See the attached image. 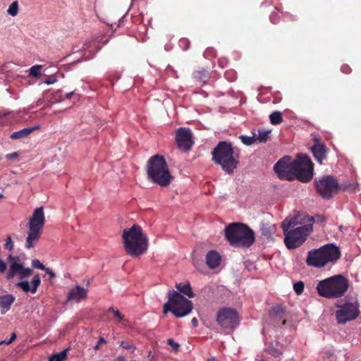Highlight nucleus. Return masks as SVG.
<instances>
[{"label": "nucleus", "instance_id": "obj_39", "mask_svg": "<svg viewBox=\"0 0 361 361\" xmlns=\"http://www.w3.org/2000/svg\"><path fill=\"white\" fill-rule=\"evenodd\" d=\"M57 81L56 78L54 75H51L48 78L45 79L43 82L47 85H51L55 83Z\"/></svg>", "mask_w": 361, "mask_h": 361}, {"label": "nucleus", "instance_id": "obj_6", "mask_svg": "<svg viewBox=\"0 0 361 361\" xmlns=\"http://www.w3.org/2000/svg\"><path fill=\"white\" fill-rule=\"evenodd\" d=\"M348 287V279L338 274L320 281L317 286V290L319 295L322 297L338 298L347 292Z\"/></svg>", "mask_w": 361, "mask_h": 361}, {"label": "nucleus", "instance_id": "obj_43", "mask_svg": "<svg viewBox=\"0 0 361 361\" xmlns=\"http://www.w3.org/2000/svg\"><path fill=\"white\" fill-rule=\"evenodd\" d=\"M121 346L123 347V348L125 349H128V350H130V349H132L133 348V345L125 342V341H121Z\"/></svg>", "mask_w": 361, "mask_h": 361}, {"label": "nucleus", "instance_id": "obj_45", "mask_svg": "<svg viewBox=\"0 0 361 361\" xmlns=\"http://www.w3.org/2000/svg\"><path fill=\"white\" fill-rule=\"evenodd\" d=\"M6 269V263L4 261H2L1 259H0V272L1 273L4 272Z\"/></svg>", "mask_w": 361, "mask_h": 361}, {"label": "nucleus", "instance_id": "obj_34", "mask_svg": "<svg viewBox=\"0 0 361 361\" xmlns=\"http://www.w3.org/2000/svg\"><path fill=\"white\" fill-rule=\"evenodd\" d=\"M108 312H112L119 322L124 320V316L119 312L118 310L115 309L113 307H110L108 309Z\"/></svg>", "mask_w": 361, "mask_h": 361}, {"label": "nucleus", "instance_id": "obj_13", "mask_svg": "<svg viewBox=\"0 0 361 361\" xmlns=\"http://www.w3.org/2000/svg\"><path fill=\"white\" fill-rule=\"evenodd\" d=\"M216 322L222 328L235 329L239 324L238 313L233 308H221L217 312Z\"/></svg>", "mask_w": 361, "mask_h": 361}, {"label": "nucleus", "instance_id": "obj_30", "mask_svg": "<svg viewBox=\"0 0 361 361\" xmlns=\"http://www.w3.org/2000/svg\"><path fill=\"white\" fill-rule=\"evenodd\" d=\"M283 314L284 310L280 305L274 306L271 308V315L276 318H281L283 316Z\"/></svg>", "mask_w": 361, "mask_h": 361}, {"label": "nucleus", "instance_id": "obj_8", "mask_svg": "<svg viewBox=\"0 0 361 361\" xmlns=\"http://www.w3.org/2000/svg\"><path fill=\"white\" fill-rule=\"evenodd\" d=\"M169 300L164 305V313L171 312L176 317H183L191 312L192 302L176 290L169 292Z\"/></svg>", "mask_w": 361, "mask_h": 361}, {"label": "nucleus", "instance_id": "obj_9", "mask_svg": "<svg viewBox=\"0 0 361 361\" xmlns=\"http://www.w3.org/2000/svg\"><path fill=\"white\" fill-rule=\"evenodd\" d=\"M45 223L43 207H37L35 209L29 221V231L26 238L25 247L31 249L37 242L42 233Z\"/></svg>", "mask_w": 361, "mask_h": 361}, {"label": "nucleus", "instance_id": "obj_35", "mask_svg": "<svg viewBox=\"0 0 361 361\" xmlns=\"http://www.w3.org/2000/svg\"><path fill=\"white\" fill-rule=\"evenodd\" d=\"M293 289L298 295L301 294L304 290V283L302 281L296 282L293 285Z\"/></svg>", "mask_w": 361, "mask_h": 361}, {"label": "nucleus", "instance_id": "obj_40", "mask_svg": "<svg viewBox=\"0 0 361 361\" xmlns=\"http://www.w3.org/2000/svg\"><path fill=\"white\" fill-rule=\"evenodd\" d=\"M106 343V341L103 337H100L99 338V341H98L97 343L94 346V350H98L100 348V345L102 344H104V343Z\"/></svg>", "mask_w": 361, "mask_h": 361}, {"label": "nucleus", "instance_id": "obj_44", "mask_svg": "<svg viewBox=\"0 0 361 361\" xmlns=\"http://www.w3.org/2000/svg\"><path fill=\"white\" fill-rule=\"evenodd\" d=\"M44 271H45L46 273L49 274L51 278L56 277L55 273L51 269L46 267V269Z\"/></svg>", "mask_w": 361, "mask_h": 361}, {"label": "nucleus", "instance_id": "obj_52", "mask_svg": "<svg viewBox=\"0 0 361 361\" xmlns=\"http://www.w3.org/2000/svg\"><path fill=\"white\" fill-rule=\"evenodd\" d=\"M3 197H4L3 194H1V193L0 192V199H1V198H3Z\"/></svg>", "mask_w": 361, "mask_h": 361}, {"label": "nucleus", "instance_id": "obj_23", "mask_svg": "<svg viewBox=\"0 0 361 361\" xmlns=\"http://www.w3.org/2000/svg\"><path fill=\"white\" fill-rule=\"evenodd\" d=\"M275 225L271 224L262 223L261 226V233L267 239L271 238L273 233L275 232Z\"/></svg>", "mask_w": 361, "mask_h": 361}, {"label": "nucleus", "instance_id": "obj_38", "mask_svg": "<svg viewBox=\"0 0 361 361\" xmlns=\"http://www.w3.org/2000/svg\"><path fill=\"white\" fill-rule=\"evenodd\" d=\"M167 343L168 345H171L172 348L175 350H177L180 347V345L176 343L172 338L168 339Z\"/></svg>", "mask_w": 361, "mask_h": 361}, {"label": "nucleus", "instance_id": "obj_33", "mask_svg": "<svg viewBox=\"0 0 361 361\" xmlns=\"http://www.w3.org/2000/svg\"><path fill=\"white\" fill-rule=\"evenodd\" d=\"M32 272V269L30 268H25L23 266V269H20V272L19 274V278L20 279H23L25 278H27L28 276H30L31 275Z\"/></svg>", "mask_w": 361, "mask_h": 361}, {"label": "nucleus", "instance_id": "obj_28", "mask_svg": "<svg viewBox=\"0 0 361 361\" xmlns=\"http://www.w3.org/2000/svg\"><path fill=\"white\" fill-rule=\"evenodd\" d=\"M270 122L273 125H277L282 122V114L279 111H274L269 116Z\"/></svg>", "mask_w": 361, "mask_h": 361}, {"label": "nucleus", "instance_id": "obj_37", "mask_svg": "<svg viewBox=\"0 0 361 361\" xmlns=\"http://www.w3.org/2000/svg\"><path fill=\"white\" fill-rule=\"evenodd\" d=\"M5 249H7L8 250H12L13 248V243L12 241V239L11 237H8L6 240V243L4 244Z\"/></svg>", "mask_w": 361, "mask_h": 361}, {"label": "nucleus", "instance_id": "obj_26", "mask_svg": "<svg viewBox=\"0 0 361 361\" xmlns=\"http://www.w3.org/2000/svg\"><path fill=\"white\" fill-rule=\"evenodd\" d=\"M68 348L64 349L59 353H54L49 357V361H64L67 357Z\"/></svg>", "mask_w": 361, "mask_h": 361}, {"label": "nucleus", "instance_id": "obj_24", "mask_svg": "<svg viewBox=\"0 0 361 361\" xmlns=\"http://www.w3.org/2000/svg\"><path fill=\"white\" fill-rule=\"evenodd\" d=\"M20 269H23V265L21 264H18L17 262H13L11 264L9 270L7 273V278L11 279L16 274H18L20 272Z\"/></svg>", "mask_w": 361, "mask_h": 361}, {"label": "nucleus", "instance_id": "obj_2", "mask_svg": "<svg viewBox=\"0 0 361 361\" xmlns=\"http://www.w3.org/2000/svg\"><path fill=\"white\" fill-rule=\"evenodd\" d=\"M122 238L126 252L131 257H138L147 249L148 239L143 233L140 226L134 224L128 229L123 231Z\"/></svg>", "mask_w": 361, "mask_h": 361}, {"label": "nucleus", "instance_id": "obj_15", "mask_svg": "<svg viewBox=\"0 0 361 361\" xmlns=\"http://www.w3.org/2000/svg\"><path fill=\"white\" fill-rule=\"evenodd\" d=\"M176 140L178 147L184 151L189 150L192 145V133L190 129L185 128H180L176 130Z\"/></svg>", "mask_w": 361, "mask_h": 361}, {"label": "nucleus", "instance_id": "obj_47", "mask_svg": "<svg viewBox=\"0 0 361 361\" xmlns=\"http://www.w3.org/2000/svg\"><path fill=\"white\" fill-rule=\"evenodd\" d=\"M73 94H74V92H73H73H69V93H67V94H66V97L67 99H71V97H72V95H73Z\"/></svg>", "mask_w": 361, "mask_h": 361}, {"label": "nucleus", "instance_id": "obj_54", "mask_svg": "<svg viewBox=\"0 0 361 361\" xmlns=\"http://www.w3.org/2000/svg\"><path fill=\"white\" fill-rule=\"evenodd\" d=\"M13 259L12 256H11V255H9V256H8V259Z\"/></svg>", "mask_w": 361, "mask_h": 361}, {"label": "nucleus", "instance_id": "obj_1", "mask_svg": "<svg viewBox=\"0 0 361 361\" xmlns=\"http://www.w3.org/2000/svg\"><path fill=\"white\" fill-rule=\"evenodd\" d=\"M313 217L298 213L292 218H286L281 224L287 248L295 249L302 245L312 231Z\"/></svg>", "mask_w": 361, "mask_h": 361}, {"label": "nucleus", "instance_id": "obj_41", "mask_svg": "<svg viewBox=\"0 0 361 361\" xmlns=\"http://www.w3.org/2000/svg\"><path fill=\"white\" fill-rule=\"evenodd\" d=\"M16 338V334L15 333H13L11 336V338L8 341H3L4 343V344H6V345H9L11 344L13 341H14Z\"/></svg>", "mask_w": 361, "mask_h": 361}, {"label": "nucleus", "instance_id": "obj_20", "mask_svg": "<svg viewBox=\"0 0 361 361\" xmlns=\"http://www.w3.org/2000/svg\"><path fill=\"white\" fill-rule=\"evenodd\" d=\"M221 256L214 250H210L206 255V263L211 269H214L219 267L220 264Z\"/></svg>", "mask_w": 361, "mask_h": 361}, {"label": "nucleus", "instance_id": "obj_36", "mask_svg": "<svg viewBox=\"0 0 361 361\" xmlns=\"http://www.w3.org/2000/svg\"><path fill=\"white\" fill-rule=\"evenodd\" d=\"M32 265L34 268L44 270L46 267L42 264L39 259H33L32 261Z\"/></svg>", "mask_w": 361, "mask_h": 361}, {"label": "nucleus", "instance_id": "obj_16", "mask_svg": "<svg viewBox=\"0 0 361 361\" xmlns=\"http://www.w3.org/2000/svg\"><path fill=\"white\" fill-rule=\"evenodd\" d=\"M41 280L38 274L33 276L30 284L27 281H22L18 282L16 286L22 289L24 292L32 293H36L38 286L40 285Z\"/></svg>", "mask_w": 361, "mask_h": 361}, {"label": "nucleus", "instance_id": "obj_51", "mask_svg": "<svg viewBox=\"0 0 361 361\" xmlns=\"http://www.w3.org/2000/svg\"><path fill=\"white\" fill-rule=\"evenodd\" d=\"M345 68H348V66H343L342 67V71L343 72H345Z\"/></svg>", "mask_w": 361, "mask_h": 361}, {"label": "nucleus", "instance_id": "obj_49", "mask_svg": "<svg viewBox=\"0 0 361 361\" xmlns=\"http://www.w3.org/2000/svg\"><path fill=\"white\" fill-rule=\"evenodd\" d=\"M207 361H216L215 357H211L207 360Z\"/></svg>", "mask_w": 361, "mask_h": 361}, {"label": "nucleus", "instance_id": "obj_11", "mask_svg": "<svg viewBox=\"0 0 361 361\" xmlns=\"http://www.w3.org/2000/svg\"><path fill=\"white\" fill-rule=\"evenodd\" d=\"M298 163L288 156L279 159L274 166V170L281 180H293L295 179V171Z\"/></svg>", "mask_w": 361, "mask_h": 361}, {"label": "nucleus", "instance_id": "obj_42", "mask_svg": "<svg viewBox=\"0 0 361 361\" xmlns=\"http://www.w3.org/2000/svg\"><path fill=\"white\" fill-rule=\"evenodd\" d=\"M270 353L274 357H278L282 354V352L278 349L273 348L270 349Z\"/></svg>", "mask_w": 361, "mask_h": 361}, {"label": "nucleus", "instance_id": "obj_31", "mask_svg": "<svg viewBox=\"0 0 361 361\" xmlns=\"http://www.w3.org/2000/svg\"><path fill=\"white\" fill-rule=\"evenodd\" d=\"M18 1H13L8 7L7 13L11 16L14 17L18 14Z\"/></svg>", "mask_w": 361, "mask_h": 361}, {"label": "nucleus", "instance_id": "obj_57", "mask_svg": "<svg viewBox=\"0 0 361 361\" xmlns=\"http://www.w3.org/2000/svg\"><path fill=\"white\" fill-rule=\"evenodd\" d=\"M99 361H106V360H99Z\"/></svg>", "mask_w": 361, "mask_h": 361}, {"label": "nucleus", "instance_id": "obj_22", "mask_svg": "<svg viewBox=\"0 0 361 361\" xmlns=\"http://www.w3.org/2000/svg\"><path fill=\"white\" fill-rule=\"evenodd\" d=\"M39 128V126H36L32 128H25L22 130H20L18 131L13 132L10 137L12 140H19L21 138H24L27 137L31 133H32L35 130H37Z\"/></svg>", "mask_w": 361, "mask_h": 361}, {"label": "nucleus", "instance_id": "obj_27", "mask_svg": "<svg viewBox=\"0 0 361 361\" xmlns=\"http://www.w3.org/2000/svg\"><path fill=\"white\" fill-rule=\"evenodd\" d=\"M193 77L197 81L205 83L208 79V74L206 71H197L193 73Z\"/></svg>", "mask_w": 361, "mask_h": 361}, {"label": "nucleus", "instance_id": "obj_18", "mask_svg": "<svg viewBox=\"0 0 361 361\" xmlns=\"http://www.w3.org/2000/svg\"><path fill=\"white\" fill-rule=\"evenodd\" d=\"M312 147L311 151L314 155V159L322 164L323 160L326 159L327 149L325 145L320 143L318 140Z\"/></svg>", "mask_w": 361, "mask_h": 361}, {"label": "nucleus", "instance_id": "obj_50", "mask_svg": "<svg viewBox=\"0 0 361 361\" xmlns=\"http://www.w3.org/2000/svg\"><path fill=\"white\" fill-rule=\"evenodd\" d=\"M118 361H123V360H124V358H123V357H121H121H118Z\"/></svg>", "mask_w": 361, "mask_h": 361}, {"label": "nucleus", "instance_id": "obj_5", "mask_svg": "<svg viewBox=\"0 0 361 361\" xmlns=\"http://www.w3.org/2000/svg\"><path fill=\"white\" fill-rule=\"evenodd\" d=\"M225 237L235 247H249L255 241L253 231L242 223H232L225 228Z\"/></svg>", "mask_w": 361, "mask_h": 361}, {"label": "nucleus", "instance_id": "obj_46", "mask_svg": "<svg viewBox=\"0 0 361 361\" xmlns=\"http://www.w3.org/2000/svg\"><path fill=\"white\" fill-rule=\"evenodd\" d=\"M191 322L194 327H197L198 326V322L195 317L192 318Z\"/></svg>", "mask_w": 361, "mask_h": 361}, {"label": "nucleus", "instance_id": "obj_58", "mask_svg": "<svg viewBox=\"0 0 361 361\" xmlns=\"http://www.w3.org/2000/svg\"><path fill=\"white\" fill-rule=\"evenodd\" d=\"M260 361H264V360H261Z\"/></svg>", "mask_w": 361, "mask_h": 361}, {"label": "nucleus", "instance_id": "obj_12", "mask_svg": "<svg viewBox=\"0 0 361 361\" xmlns=\"http://www.w3.org/2000/svg\"><path fill=\"white\" fill-rule=\"evenodd\" d=\"M298 163V169L295 171V179L302 182L307 183L313 177V163L310 157L306 154H298L295 159Z\"/></svg>", "mask_w": 361, "mask_h": 361}, {"label": "nucleus", "instance_id": "obj_29", "mask_svg": "<svg viewBox=\"0 0 361 361\" xmlns=\"http://www.w3.org/2000/svg\"><path fill=\"white\" fill-rule=\"evenodd\" d=\"M239 139L244 145L249 146L254 144L256 142V135L254 133H252V136L240 135Z\"/></svg>", "mask_w": 361, "mask_h": 361}, {"label": "nucleus", "instance_id": "obj_21", "mask_svg": "<svg viewBox=\"0 0 361 361\" xmlns=\"http://www.w3.org/2000/svg\"><path fill=\"white\" fill-rule=\"evenodd\" d=\"M175 286L180 292L179 293H182L188 296L189 298L195 297V293H193L192 287L188 281L185 283H177Z\"/></svg>", "mask_w": 361, "mask_h": 361}, {"label": "nucleus", "instance_id": "obj_56", "mask_svg": "<svg viewBox=\"0 0 361 361\" xmlns=\"http://www.w3.org/2000/svg\"><path fill=\"white\" fill-rule=\"evenodd\" d=\"M37 103H38V104L41 103V100H40V99H39V100H38Z\"/></svg>", "mask_w": 361, "mask_h": 361}, {"label": "nucleus", "instance_id": "obj_19", "mask_svg": "<svg viewBox=\"0 0 361 361\" xmlns=\"http://www.w3.org/2000/svg\"><path fill=\"white\" fill-rule=\"evenodd\" d=\"M15 299V297L12 294H6L0 296V309L1 314H5L11 309Z\"/></svg>", "mask_w": 361, "mask_h": 361}, {"label": "nucleus", "instance_id": "obj_25", "mask_svg": "<svg viewBox=\"0 0 361 361\" xmlns=\"http://www.w3.org/2000/svg\"><path fill=\"white\" fill-rule=\"evenodd\" d=\"M257 132L258 136L256 137V141L260 143H265L269 140L271 130L259 128Z\"/></svg>", "mask_w": 361, "mask_h": 361}, {"label": "nucleus", "instance_id": "obj_14", "mask_svg": "<svg viewBox=\"0 0 361 361\" xmlns=\"http://www.w3.org/2000/svg\"><path fill=\"white\" fill-rule=\"evenodd\" d=\"M358 314L357 305L353 302H346L341 305L340 309L336 312V318L338 324H344L357 318Z\"/></svg>", "mask_w": 361, "mask_h": 361}, {"label": "nucleus", "instance_id": "obj_48", "mask_svg": "<svg viewBox=\"0 0 361 361\" xmlns=\"http://www.w3.org/2000/svg\"><path fill=\"white\" fill-rule=\"evenodd\" d=\"M16 157V153L9 154L7 155L8 158H13V157Z\"/></svg>", "mask_w": 361, "mask_h": 361}, {"label": "nucleus", "instance_id": "obj_32", "mask_svg": "<svg viewBox=\"0 0 361 361\" xmlns=\"http://www.w3.org/2000/svg\"><path fill=\"white\" fill-rule=\"evenodd\" d=\"M42 67V66L41 65H35L32 66L30 68V75L35 78L39 77L40 75V71Z\"/></svg>", "mask_w": 361, "mask_h": 361}, {"label": "nucleus", "instance_id": "obj_53", "mask_svg": "<svg viewBox=\"0 0 361 361\" xmlns=\"http://www.w3.org/2000/svg\"><path fill=\"white\" fill-rule=\"evenodd\" d=\"M286 319H284V320L283 321L282 324L284 325V324H286Z\"/></svg>", "mask_w": 361, "mask_h": 361}, {"label": "nucleus", "instance_id": "obj_4", "mask_svg": "<svg viewBox=\"0 0 361 361\" xmlns=\"http://www.w3.org/2000/svg\"><path fill=\"white\" fill-rule=\"evenodd\" d=\"M148 178L161 187L168 186L173 180L164 157L159 154L152 156L147 164Z\"/></svg>", "mask_w": 361, "mask_h": 361}, {"label": "nucleus", "instance_id": "obj_10", "mask_svg": "<svg viewBox=\"0 0 361 361\" xmlns=\"http://www.w3.org/2000/svg\"><path fill=\"white\" fill-rule=\"evenodd\" d=\"M314 185L318 194L325 200L331 199L338 193L339 190L338 182L330 175H324L319 178H316Z\"/></svg>", "mask_w": 361, "mask_h": 361}, {"label": "nucleus", "instance_id": "obj_55", "mask_svg": "<svg viewBox=\"0 0 361 361\" xmlns=\"http://www.w3.org/2000/svg\"><path fill=\"white\" fill-rule=\"evenodd\" d=\"M3 344H4V343L3 341H2L0 342V345H1Z\"/></svg>", "mask_w": 361, "mask_h": 361}, {"label": "nucleus", "instance_id": "obj_7", "mask_svg": "<svg viewBox=\"0 0 361 361\" xmlns=\"http://www.w3.org/2000/svg\"><path fill=\"white\" fill-rule=\"evenodd\" d=\"M341 257L339 248L331 244H326L319 249L308 252L306 263L308 266L316 268L324 267L329 262H335Z\"/></svg>", "mask_w": 361, "mask_h": 361}, {"label": "nucleus", "instance_id": "obj_3", "mask_svg": "<svg viewBox=\"0 0 361 361\" xmlns=\"http://www.w3.org/2000/svg\"><path fill=\"white\" fill-rule=\"evenodd\" d=\"M212 161L221 166L222 170L228 173H233L238 164L239 151L235 150L230 142L221 141L212 152Z\"/></svg>", "mask_w": 361, "mask_h": 361}, {"label": "nucleus", "instance_id": "obj_17", "mask_svg": "<svg viewBox=\"0 0 361 361\" xmlns=\"http://www.w3.org/2000/svg\"><path fill=\"white\" fill-rule=\"evenodd\" d=\"M88 290L80 286H75L71 289L67 295V301H75L77 302L87 298Z\"/></svg>", "mask_w": 361, "mask_h": 361}]
</instances>
